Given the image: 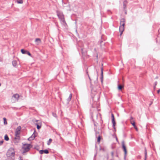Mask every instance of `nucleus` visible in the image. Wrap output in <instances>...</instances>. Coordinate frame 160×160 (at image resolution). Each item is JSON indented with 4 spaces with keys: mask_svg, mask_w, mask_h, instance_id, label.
Here are the masks:
<instances>
[{
    "mask_svg": "<svg viewBox=\"0 0 160 160\" xmlns=\"http://www.w3.org/2000/svg\"><path fill=\"white\" fill-rule=\"evenodd\" d=\"M130 122L132 125L133 126H135V123L134 121L133 120V118L132 117H131L130 118Z\"/></svg>",
    "mask_w": 160,
    "mask_h": 160,
    "instance_id": "13",
    "label": "nucleus"
},
{
    "mask_svg": "<svg viewBox=\"0 0 160 160\" xmlns=\"http://www.w3.org/2000/svg\"><path fill=\"white\" fill-rule=\"evenodd\" d=\"M21 52L22 54H27L28 55L31 56V54L28 51H25L23 49H22L21 50Z\"/></svg>",
    "mask_w": 160,
    "mask_h": 160,
    "instance_id": "9",
    "label": "nucleus"
},
{
    "mask_svg": "<svg viewBox=\"0 0 160 160\" xmlns=\"http://www.w3.org/2000/svg\"><path fill=\"white\" fill-rule=\"evenodd\" d=\"M3 143V141H0V144H2Z\"/></svg>",
    "mask_w": 160,
    "mask_h": 160,
    "instance_id": "25",
    "label": "nucleus"
},
{
    "mask_svg": "<svg viewBox=\"0 0 160 160\" xmlns=\"http://www.w3.org/2000/svg\"><path fill=\"white\" fill-rule=\"evenodd\" d=\"M101 139V137L100 136H99L98 137V139H97V141L99 143Z\"/></svg>",
    "mask_w": 160,
    "mask_h": 160,
    "instance_id": "22",
    "label": "nucleus"
},
{
    "mask_svg": "<svg viewBox=\"0 0 160 160\" xmlns=\"http://www.w3.org/2000/svg\"><path fill=\"white\" fill-rule=\"evenodd\" d=\"M57 14L60 20L61 23L65 27L66 25V23L65 22L63 13L59 11H57Z\"/></svg>",
    "mask_w": 160,
    "mask_h": 160,
    "instance_id": "1",
    "label": "nucleus"
},
{
    "mask_svg": "<svg viewBox=\"0 0 160 160\" xmlns=\"http://www.w3.org/2000/svg\"><path fill=\"white\" fill-rule=\"evenodd\" d=\"M123 88V86L121 85H119L118 87V89L119 90H121Z\"/></svg>",
    "mask_w": 160,
    "mask_h": 160,
    "instance_id": "19",
    "label": "nucleus"
},
{
    "mask_svg": "<svg viewBox=\"0 0 160 160\" xmlns=\"http://www.w3.org/2000/svg\"><path fill=\"white\" fill-rule=\"evenodd\" d=\"M4 139L7 141L9 140V138L7 135H5L4 136Z\"/></svg>",
    "mask_w": 160,
    "mask_h": 160,
    "instance_id": "16",
    "label": "nucleus"
},
{
    "mask_svg": "<svg viewBox=\"0 0 160 160\" xmlns=\"http://www.w3.org/2000/svg\"><path fill=\"white\" fill-rule=\"evenodd\" d=\"M1 84L0 83V86H1Z\"/></svg>",
    "mask_w": 160,
    "mask_h": 160,
    "instance_id": "31",
    "label": "nucleus"
},
{
    "mask_svg": "<svg viewBox=\"0 0 160 160\" xmlns=\"http://www.w3.org/2000/svg\"><path fill=\"white\" fill-rule=\"evenodd\" d=\"M15 152L14 149L12 148H10L8 151L7 155L8 157H11L12 158L14 157Z\"/></svg>",
    "mask_w": 160,
    "mask_h": 160,
    "instance_id": "3",
    "label": "nucleus"
},
{
    "mask_svg": "<svg viewBox=\"0 0 160 160\" xmlns=\"http://www.w3.org/2000/svg\"><path fill=\"white\" fill-rule=\"evenodd\" d=\"M4 120V123L5 125H6L7 124V122L6 121V119L5 118H3Z\"/></svg>",
    "mask_w": 160,
    "mask_h": 160,
    "instance_id": "20",
    "label": "nucleus"
},
{
    "mask_svg": "<svg viewBox=\"0 0 160 160\" xmlns=\"http://www.w3.org/2000/svg\"><path fill=\"white\" fill-rule=\"evenodd\" d=\"M52 141V140L51 138L50 139L47 143V144L48 145H50Z\"/></svg>",
    "mask_w": 160,
    "mask_h": 160,
    "instance_id": "18",
    "label": "nucleus"
},
{
    "mask_svg": "<svg viewBox=\"0 0 160 160\" xmlns=\"http://www.w3.org/2000/svg\"><path fill=\"white\" fill-rule=\"evenodd\" d=\"M125 20L124 18L121 19L119 27V32L120 33V36H121L124 30V25L125 24Z\"/></svg>",
    "mask_w": 160,
    "mask_h": 160,
    "instance_id": "2",
    "label": "nucleus"
},
{
    "mask_svg": "<svg viewBox=\"0 0 160 160\" xmlns=\"http://www.w3.org/2000/svg\"><path fill=\"white\" fill-rule=\"evenodd\" d=\"M39 152L40 154H42L43 153L48 154V153L49 152L46 149L44 150H40L39 151Z\"/></svg>",
    "mask_w": 160,
    "mask_h": 160,
    "instance_id": "12",
    "label": "nucleus"
},
{
    "mask_svg": "<svg viewBox=\"0 0 160 160\" xmlns=\"http://www.w3.org/2000/svg\"><path fill=\"white\" fill-rule=\"evenodd\" d=\"M35 42L37 45H38L41 43V39L39 38H37L35 40Z\"/></svg>",
    "mask_w": 160,
    "mask_h": 160,
    "instance_id": "10",
    "label": "nucleus"
},
{
    "mask_svg": "<svg viewBox=\"0 0 160 160\" xmlns=\"http://www.w3.org/2000/svg\"><path fill=\"white\" fill-rule=\"evenodd\" d=\"M35 137V135L33 133L31 137L29 138L28 140H33Z\"/></svg>",
    "mask_w": 160,
    "mask_h": 160,
    "instance_id": "14",
    "label": "nucleus"
},
{
    "mask_svg": "<svg viewBox=\"0 0 160 160\" xmlns=\"http://www.w3.org/2000/svg\"><path fill=\"white\" fill-rule=\"evenodd\" d=\"M20 140V137L19 136H15L13 142L15 144H17L19 142Z\"/></svg>",
    "mask_w": 160,
    "mask_h": 160,
    "instance_id": "7",
    "label": "nucleus"
},
{
    "mask_svg": "<svg viewBox=\"0 0 160 160\" xmlns=\"http://www.w3.org/2000/svg\"><path fill=\"white\" fill-rule=\"evenodd\" d=\"M146 157H147V152H146L145 153V160H146Z\"/></svg>",
    "mask_w": 160,
    "mask_h": 160,
    "instance_id": "24",
    "label": "nucleus"
},
{
    "mask_svg": "<svg viewBox=\"0 0 160 160\" xmlns=\"http://www.w3.org/2000/svg\"><path fill=\"white\" fill-rule=\"evenodd\" d=\"M17 2L19 4H22L23 3L22 0H17Z\"/></svg>",
    "mask_w": 160,
    "mask_h": 160,
    "instance_id": "17",
    "label": "nucleus"
},
{
    "mask_svg": "<svg viewBox=\"0 0 160 160\" xmlns=\"http://www.w3.org/2000/svg\"><path fill=\"white\" fill-rule=\"evenodd\" d=\"M30 144H25L22 147V149L24 150L23 153L28 151L30 149Z\"/></svg>",
    "mask_w": 160,
    "mask_h": 160,
    "instance_id": "5",
    "label": "nucleus"
},
{
    "mask_svg": "<svg viewBox=\"0 0 160 160\" xmlns=\"http://www.w3.org/2000/svg\"><path fill=\"white\" fill-rule=\"evenodd\" d=\"M88 77H89V78L90 80V77H89V76H88Z\"/></svg>",
    "mask_w": 160,
    "mask_h": 160,
    "instance_id": "30",
    "label": "nucleus"
},
{
    "mask_svg": "<svg viewBox=\"0 0 160 160\" xmlns=\"http://www.w3.org/2000/svg\"><path fill=\"white\" fill-rule=\"evenodd\" d=\"M123 6H124V8H125V7H126V5H125V4H123Z\"/></svg>",
    "mask_w": 160,
    "mask_h": 160,
    "instance_id": "27",
    "label": "nucleus"
},
{
    "mask_svg": "<svg viewBox=\"0 0 160 160\" xmlns=\"http://www.w3.org/2000/svg\"><path fill=\"white\" fill-rule=\"evenodd\" d=\"M35 124L37 125V128L38 129H39L41 128V126H39L38 123H36Z\"/></svg>",
    "mask_w": 160,
    "mask_h": 160,
    "instance_id": "21",
    "label": "nucleus"
},
{
    "mask_svg": "<svg viewBox=\"0 0 160 160\" xmlns=\"http://www.w3.org/2000/svg\"><path fill=\"white\" fill-rule=\"evenodd\" d=\"M54 117H56V114H55V115H54Z\"/></svg>",
    "mask_w": 160,
    "mask_h": 160,
    "instance_id": "28",
    "label": "nucleus"
},
{
    "mask_svg": "<svg viewBox=\"0 0 160 160\" xmlns=\"http://www.w3.org/2000/svg\"><path fill=\"white\" fill-rule=\"evenodd\" d=\"M21 128L20 126L18 127L16 129L15 133V136H19L21 133Z\"/></svg>",
    "mask_w": 160,
    "mask_h": 160,
    "instance_id": "6",
    "label": "nucleus"
},
{
    "mask_svg": "<svg viewBox=\"0 0 160 160\" xmlns=\"http://www.w3.org/2000/svg\"><path fill=\"white\" fill-rule=\"evenodd\" d=\"M160 92V89H159L158 91H157V92L158 93H159V92Z\"/></svg>",
    "mask_w": 160,
    "mask_h": 160,
    "instance_id": "26",
    "label": "nucleus"
},
{
    "mask_svg": "<svg viewBox=\"0 0 160 160\" xmlns=\"http://www.w3.org/2000/svg\"><path fill=\"white\" fill-rule=\"evenodd\" d=\"M135 129H136V130L138 131V128L136 127V126L135 125V126H134Z\"/></svg>",
    "mask_w": 160,
    "mask_h": 160,
    "instance_id": "23",
    "label": "nucleus"
},
{
    "mask_svg": "<svg viewBox=\"0 0 160 160\" xmlns=\"http://www.w3.org/2000/svg\"><path fill=\"white\" fill-rule=\"evenodd\" d=\"M111 115H112V122L113 124V128L115 129V126L116 123H115V121L114 116V115L113 114H112V113Z\"/></svg>",
    "mask_w": 160,
    "mask_h": 160,
    "instance_id": "8",
    "label": "nucleus"
},
{
    "mask_svg": "<svg viewBox=\"0 0 160 160\" xmlns=\"http://www.w3.org/2000/svg\"><path fill=\"white\" fill-rule=\"evenodd\" d=\"M38 120H35V121L36 122H38Z\"/></svg>",
    "mask_w": 160,
    "mask_h": 160,
    "instance_id": "29",
    "label": "nucleus"
},
{
    "mask_svg": "<svg viewBox=\"0 0 160 160\" xmlns=\"http://www.w3.org/2000/svg\"><path fill=\"white\" fill-rule=\"evenodd\" d=\"M122 148H123L124 151V152L125 154L126 155L127 154V150H126V148L124 142H122Z\"/></svg>",
    "mask_w": 160,
    "mask_h": 160,
    "instance_id": "11",
    "label": "nucleus"
},
{
    "mask_svg": "<svg viewBox=\"0 0 160 160\" xmlns=\"http://www.w3.org/2000/svg\"><path fill=\"white\" fill-rule=\"evenodd\" d=\"M19 98V95L18 94H14L12 98V102H15L18 101Z\"/></svg>",
    "mask_w": 160,
    "mask_h": 160,
    "instance_id": "4",
    "label": "nucleus"
},
{
    "mask_svg": "<svg viewBox=\"0 0 160 160\" xmlns=\"http://www.w3.org/2000/svg\"><path fill=\"white\" fill-rule=\"evenodd\" d=\"M12 64L14 67H16L17 65V61L16 60L12 61Z\"/></svg>",
    "mask_w": 160,
    "mask_h": 160,
    "instance_id": "15",
    "label": "nucleus"
}]
</instances>
